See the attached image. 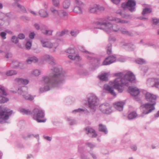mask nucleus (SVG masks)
<instances>
[{
    "label": "nucleus",
    "instance_id": "nucleus-33",
    "mask_svg": "<svg viewBox=\"0 0 159 159\" xmlns=\"http://www.w3.org/2000/svg\"><path fill=\"white\" fill-rule=\"evenodd\" d=\"M9 101V98L8 96H1V103H6Z\"/></svg>",
    "mask_w": 159,
    "mask_h": 159
},
{
    "label": "nucleus",
    "instance_id": "nucleus-58",
    "mask_svg": "<svg viewBox=\"0 0 159 159\" xmlns=\"http://www.w3.org/2000/svg\"><path fill=\"white\" fill-rule=\"evenodd\" d=\"M79 32L76 30H72L70 32V34L73 36H75Z\"/></svg>",
    "mask_w": 159,
    "mask_h": 159
},
{
    "label": "nucleus",
    "instance_id": "nucleus-31",
    "mask_svg": "<svg viewBox=\"0 0 159 159\" xmlns=\"http://www.w3.org/2000/svg\"><path fill=\"white\" fill-rule=\"evenodd\" d=\"M120 31L122 34H126L130 36H133V34L132 33L128 31L125 28H121L120 29Z\"/></svg>",
    "mask_w": 159,
    "mask_h": 159
},
{
    "label": "nucleus",
    "instance_id": "nucleus-40",
    "mask_svg": "<svg viewBox=\"0 0 159 159\" xmlns=\"http://www.w3.org/2000/svg\"><path fill=\"white\" fill-rule=\"evenodd\" d=\"M17 72L15 70H9L7 72L6 75L7 76H11L14 75H16Z\"/></svg>",
    "mask_w": 159,
    "mask_h": 159
},
{
    "label": "nucleus",
    "instance_id": "nucleus-39",
    "mask_svg": "<svg viewBox=\"0 0 159 159\" xmlns=\"http://www.w3.org/2000/svg\"><path fill=\"white\" fill-rule=\"evenodd\" d=\"M147 83L151 86H155V78L149 79L147 80Z\"/></svg>",
    "mask_w": 159,
    "mask_h": 159
},
{
    "label": "nucleus",
    "instance_id": "nucleus-15",
    "mask_svg": "<svg viewBox=\"0 0 159 159\" xmlns=\"http://www.w3.org/2000/svg\"><path fill=\"white\" fill-rule=\"evenodd\" d=\"M127 8L131 12L135 10L136 2L135 1L132 0H129L127 2Z\"/></svg>",
    "mask_w": 159,
    "mask_h": 159
},
{
    "label": "nucleus",
    "instance_id": "nucleus-41",
    "mask_svg": "<svg viewBox=\"0 0 159 159\" xmlns=\"http://www.w3.org/2000/svg\"><path fill=\"white\" fill-rule=\"evenodd\" d=\"M152 12V9L150 8H144L142 12V15H144L145 14H148Z\"/></svg>",
    "mask_w": 159,
    "mask_h": 159
},
{
    "label": "nucleus",
    "instance_id": "nucleus-56",
    "mask_svg": "<svg viewBox=\"0 0 159 159\" xmlns=\"http://www.w3.org/2000/svg\"><path fill=\"white\" fill-rule=\"evenodd\" d=\"M32 45L31 42L29 41H28L25 44L26 48L27 49H30Z\"/></svg>",
    "mask_w": 159,
    "mask_h": 159
},
{
    "label": "nucleus",
    "instance_id": "nucleus-30",
    "mask_svg": "<svg viewBox=\"0 0 159 159\" xmlns=\"http://www.w3.org/2000/svg\"><path fill=\"white\" fill-rule=\"evenodd\" d=\"M50 11L52 13L53 15L56 16L58 15L59 14V11L57 10L56 8L53 6L51 7L50 8Z\"/></svg>",
    "mask_w": 159,
    "mask_h": 159
},
{
    "label": "nucleus",
    "instance_id": "nucleus-47",
    "mask_svg": "<svg viewBox=\"0 0 159 159\" xmlns=\"http://www.w3.org/2000/svg\"><path fill=\"white\" fill-rule=\"evenodd\" d=\"M11 41L15 44H17L19 42L18 38L15 36H13L12 37Z\"/></svg>",
    "mask_w": 159,
    "mask_h": 159
},
{
    "label": "nucleus",
    "instance_id": "nucleus-49",
    "mask_svg": "<svg viewBox=\"0 0 159 159\" xmlns=\"http://www.w3.org/2000/svg\"><path fill=\"white\" fill-rule=\"evenodd\" d=\"M116 13L120 14L122 18H126L127 17V15L125 13H123L120 10L117 11Z\"/></svg>",
    "mask_w": 159,
    "mask_h": 159
},
{
    "label": "nucleus",
    "instance_id": "nucleus-34",
    "mask_svg": "<svg viewBox=\"0 0 159 159\" xmlns=\"http://www.w3.org/2000/svg\"><path fill=\"white\" fill-rule=\"evenodd\" d=\"M82 111H84V113H85V114H86L87 115L89 114V113L90 112V111L89 112L87 109L85 110L84 109H82V108H78L77 109H76V110H73V112H82Z\"/></svg>",
    "mask_w": 159,
    "mask_h": 159
},
{
    "label": "nucleus",
    "instance_id": "nucleus-16",
    "mask_svg": "<svg viewBox=\"0 0 159 159\" xmlns=\"http://www.w3.org/2000/svg\"><path fill=\"white\" fill-rule=\"evenodd\" d=\"M116 60V57L114 56L111 55L106 58L103 62V65H109L114 62Z\"/></svg>",
    "mask_w": 159,
    "mask_h": 159
},
{
    "label": "nucleus",
    "instance_id": "nucleus-38",
    "mask_svg": "<svg viewBox=\"0 0 159 159\" xmlns=\"http://www.w3.org/2000/svg\"><path fill=\"white\" fill-rule=\"evenodd\" d=\"M19 62L15 61H13L10 65L11 67L13 68H17L19 66Z\"/></svg>",
    "mask_w": 159,
    "mask_h": 159
},
{
    "label": "nucleus",
    "instance_id": "nucleus-25",
    "mask_svg": "<svg viewBox=\"0 0 159 159\" xmlns=\"http://www.w3.org/2000/svg\"><path fill=\"white\" fill-rule=\"evenodd\" d=\"M98 130L104 133L105 134H107L108 132L106 125L101 124L99 125Z\"/></svg>",
    "mask_w": 159,
    "mask_h": 159
},
{
    "label": "nucleus",
    "instance_id": "nucleus-11",
    "mask_svg": "<svg viewBox=\"0 0 159 159\" xmlns=\"http://www.w3.org/2000/svg\"><path fill=\"white\" fill-rule=\"evenodd\" d=\"M66 52L70 54L68 57L70 59L79 61L80 57L77 54L75 53V51L74 48H70L66 50Z\"/></svg>",
    "mask_w": 159,
    "mask_h": 159
},
{
    "label": "nucleus",
    "instance_id": "nucleus-4",
    "mask_svg": "<svg viewBox=\"0 0 159 159\" xmlns=\"http://www.w3.org/2000/svg\"><path fill=\"white\" fill-rule=\"evenodd\" d=\"M88 105L90 112L93 114L99 104V100L97 97L93 94H89L87 98Z\"/></svg>",
    "mask_w": 159,
    "mask_h": 159
},
{
    "label": "nucleus",
    "instance_id": "nucleus-57",
    "mask_svg": "<svg viewBox=\"0 0 159 159\" xmlns=\"http://www.w3.org/2000/svg\"><path fill=\"white\" fill-rule=\"evenodd\" d=\"M42 32L43 34L47 35H52V31L51 30H46Z\"/></svg>",
    "mask_w": 159,
    "mask_h": 159
},
{
    "label": "nucleus",
    "instance_id": "nucleus-45",
    "mask_svg": "<svg viewBox=\"0 0 159 159\" xmlns=\"http://www.w3.org/2000/svg\"><path fill=\"white\" fill-rule=\"evenodd\" d=\"M48 63L52 65H55L56 64V61L54 57L52 56V58L50 59L48 61Z\"/></svg>",
    "mask_w": 159,
    "mask_h": 159
},
{
    "label": "nucleus",
    "instance_id": "nucleus-17",
    "mask_svg": "<svg viewBox=\"0 0 159 159\" xmlns=\"http://www.w3.org/2000/svg\"><path fill=\"white\" fill-rule=\"evenodd\" d=\"M85 130L86 133L89 134V136L92 138H95L97 136V134L96 133L95 131L93 129L87 127L85 128Z\"/></svg>",
    "mask_w": 159,
    "mask_h": 159
},
{
    "label": "nucleus",
    "instance_id": "nucleus-20",
    "mask_svg": "<svg viewBox=\"0 0 159 159\" xmlns=\"http://www.w3.org/2000/svg\"><path fill=\"white\" fill-rule=\"evenodd\" d=\"M124 103L122 102H118L114 103L115 107L116 110L121 111L123 110Z\"/></svg>",
    "mask_w": 159,
    "mask_h": 159
},
{
    "label": "nucleus",
    "instance_id": "nucleus-54",
    "mask_svg": "<svg viewBox=\"0 0 159 159\" xmlns=\"http://www.w3.org/2000/svg\"><path fill=\"white\" fill-rule=\"evenodd\" d=\"M85 145L88 147L90 148L91 149L93 148H94L95 147V145L93 144V143H89L87 142L85 143Z\"/></svg>",
    "mask_w": 159,
    "mask_h": 159
},
{
    "label": "nucleus",
    "instance_id": "nucleus-9",
    "mask_svg": "<svg viewBox=\"0 0 159 159\" xmlns=\"http://www.w3.org/2000/svg\"><path fill=\"white\" fill-rule=\"evenodd\" d=\"M155 105V103H148L142 105L140 108L143 110V114L144 115L148 114L154 110L155 109L154 106Z\"/></svg>",
    "mask_w": 159,
    "mask_h": 159
},
{
    "label": "nucleus",
    "instance_id": "nucleus-63",
    "mask_svg": "<svg viewBox=\"0 0 159 159\" xmlns=\"http://www.w3.org/2000/svg\"><path fill=\"white\" fill-rule=\"evenodd\" d=\"M155 86L157 87L159 85V79H155Z\"/></svg>",
    "mask_w": 159,
    "mask_h": 159
},
{
    "label": "nucleus",
    "instance_id": "nucleus-19",
    "mask_svg": "<svg viewBox=\"0 0 159 159\" xmlns=\"http://www.w3.org/2000/svg\"><path fill=\"white\" fill-rule=\"evenodd\" d=\"M104 88L108 93H110L114 96H116V94L114 92L113 89L110 86L107 84H105L104 86Z\"/></svg>",
    "mask_w": 159,
    "mask_h": 159
},
{
    "label": "nucleus",
    "instance_id": "nucleus-12",
    "mask_svg": "<svg viewBox=\"0 0 159 159\" xmlns=\"http://www.w3.org/2000/svg\"><path fill=\"white\" fill-rule=\"evenodd\" d=\"M99 108L100 110L104 114H109L112 111L111 107L108 103L101 104Z\"/></svg>",
    "mask_w": 159,
    "mask_h": 159
},
{
    "label": "nucleus",
    "instance_id": "nucleus-53",
    "mask_svg": "<svg viewBox=\"0 0 159 159\" xmlns=\"http://www.w3.org/2000/svg\"><path fill=\"white\" fill-rule=\"evenodd\" d=\"M67 120L69 122L70 125H72L75 124V121L74 120L71 119L70 118H68Z\"/></svg>",
    "mask_w": 159,
    "mask_h": 159
},
{
    "label": "nucleus",
    "instance_id": "nucleus-60",
    "mask_svg": "<svg viewBox=\"0 0 159 159\" xmlns=\"http://www.w3.org/2000/svg\"><path fill=\"white\" fill-rule=\"evenodd\" d=\"M153 24L155 25H159V19H153Z\"/></svg>",
    "mask_w": 159,
    "mask_h": 159
},
{
    "label": "nucleus",
    "instance_id": "nucleus-8",
    "mask_svg": "<svg viewBox=\"0 0 159 159\" xmlns=\"http://www.w3.org/2000/svg\"><path fill=\"white\" fill-rule=\"evenodd\" d=\"M27 88L26 87L23 86L18 88V93L19 94L22 95L23 98L25 99L29 100H32L34 97L30 94H28L27 92Z\"/></svg>",
    "mask_w": 159,
    "mask_h": 159
},
{
    "label": "nucleus",
    "instance_id": "nucleus-62",
    "mask_svg": "<svg viewBox=\"0 0 159 159\" xmlns=\"http://www.w3.org/2000/svg\"><path fill=\"white\" fill-rule=\"evenodd\" d=\"M35 35V34L34 32H32L30 33L29 35V37L30 39H33L34 38Z\"/></svg>",
    "mask_w": 159,
    "mask_h": 159
},
{
    "label": "nucleus",
    "instance_id": "nucleus-42",
    "mask_svg": "<svg viewBox=\"0 0 159 159\" xmlns=\"http://www.w3.org/2000/svg\"><path fill=\"white\" fill-rule=\"evenodd\" d=\"M52 4L55 7H59L60 6L59 0H52Z\"/></svg>",
    "mask_w": 159,
    "mask_h": 159
},
{
    "label": "nucleus",
    "instance_id": "nucleus-24",
    "mask_svg": "<svg viewBox=\"0 0 159 159\" xmlns=\"http://www.w3.org/2000/svg\"><path fill=\"white\" fill-rule=\"evenodd\" d=\"M70 0H64L62 3V7L63 8L67 9L70 7Z\"/></svg>",
    "mask_w": 159,
    "mask_h": 159
},
{
    "label": "nucleus",
    "instance_id": "nucleus-13",
    "mask_svg": "<svg viewBox=\"0 0 159 159\" xmlns=\"http://www.w3.org/2000/svg\"><path fill=\"white\" fill-rule=\"evenodd\" d=\"M145 98L147 101L151 102V103H155L156 104L157 98L156 95L149 93H147L145 95Z\"/></svg>",
    "mask_w": 159,
    "mask_h": 159
},
{
    "label": "nucleus",
    "instance_id": "nucleus-23",
    "mask_svg": "<svg viewBox=\"0 0 159 159\" xmlns=\"http://www.w3.org/2000/svg\"><path fill=\"white\" fill-rule=\"evenodd\" d=\"M38 61V59L36 57L33 56L28 57L26 61V62L28 64H31L33 62L34 63H36Z\"/></svg>",
    "mask_w": 159,
    "mask_h": 159
},
{
    "label": "nucleus",
    "instance_id": "nucleus-52",
    "mask_svg": "<svg viewBox=\"0 0 159 159\" xmlns=\"http://www.w3.org/2000/svg\"><path fill=\"white\" fill-rule=\"evenodd\" d=\"M75 2L76 4V6L82 7L84 5L83 3L80 1L79 0H75Z\"/></svg>",
    "mask_w": 159,
    "mask_h": 159
},
{
    "label": "nucleus",
    "instance_id": "nucleus-7",
    "mask_svg": "<svg viewBox=\"0 0 159 159\" xmlns=\"http://www.w3.org/2000/svg\"><path fill=\"white\" fill-rule=\"evenodd\" d=\"M40 41L42 46L44 48H53V52L56 51V49L58 46L57 43H52L48 40L45 38H40Z\"/></svg>",
    "mask_w": 159,
    "mask_h": 159
},
{
    "label": "nucleus",
    "instance_id": "nucleus-5",
    "mask_svg": "<svg viewBox=\"0 0 159 159\" xmlns=\"http://www.w3.org/2000/svg\"><path fill=\"white\" fill-rule=\"evenodd\" d=\"M13 111L7 107L2 108L1 106V124L8 123L7 120L12 114Z\"/></svg>",
    "mask_w": 159,
    "mask_h": 159
},
{
    "label": "nucleus",
    "instance_id": "nucleus-43",
    "mask_svg": "<svg viewBox=\"0 0 159 159\" xmlns=\"http://www.w3.org/2000/svg\"><path fill=\"white\" fill-rule=\"evenodd\" d=\"M137 115L136 113L134 111L129 113L128 116V118L129 119H132L137 116Z\"/></svg>",
    "mask_w": 159,
    "mask_h": 159
},
{
    "label": "nucleus",
    "instance_id": "nucleus-10",
    "mask_svg": "<svg viewBox=\"0 0 159 159\" xmlns=\"http://www.w3.org/2000/svg\"><path fill=\"white\" fill-rule=\"evenodd\" d=\"M104 8L100 5L94 4L90 6L89 8V11L91 13L99 14L104 11Z\"/></svg>",
    "mask_w": 159,
    "mask_h": 159
},
{
    "label": "nucleus",
    "instance_id": "nucleus-14",
    "mask_svg": "<svg viewBox=\"0 0 159 159\" xmlns=\"http://www.w3.org/2000/svg\"><path fill=\"white\" fill-rule=\"evenodd\" d=\"M128 91L133 96H136L140 93L139 89L135 87H129L128 88Z\"/></svg>",
    "mask_w": 159,
    "mask_h": 159
},
{
    "label": "nucleus",
    "instance_id": "nucleus-3",
    "mask_svg": "<svg viewBox=\"0 0 159 159\" xmlns=\"http://www.w3.org/2000/svg\"><path fill=\"white\" fill-rule=\"evenodd\" d=\"M97 24L101 25V27L97 28L102 29L108 33L111 32L112 31L116 32L120 31V28L117 25H113L112 24L106 20L98 22Z\"/></svg>",
    "mask_w": 159,
    "mask_h": 159
},
{
    "label": "nucleus",
    "instance_id": "nucleus-1",
    "mask_svg": "<svg viewBox=\"0 0 159 159\" xmlns=\"http://www.w3.org/2000/svg\"><path fill=\"white\" fill-rule=\"evenodd\" d=\"M66 72L61 67H56L52 68L49 74V77L44 76L43 79L45 84H48L43 88H40L39 91L41 93L48 91L51 86L60 84L63 81V77L65 76Z\"/></svg>",
    "mask_w": 159,
    "mask_h": 159
},
{
    "label": "nucleus",
    "instance_id": "nucleus-44",
    "mask_svg": "<svg viewBox=\"0 0 159 159\" xmlns=\"http://www.w3.org/2000/svg\"><path fill=\"white\" fill-rule=\"evenodd\" d=\"M112 44L111 43L108 44L107 46V53L108 54L110 55L111 53Z\"/></svg>",
    "mask_w": 159,
    "mask_h": 159
},
{
    "label": "nucleus",
    "instance_id": "nucleus-18",
    "mask_svg": "<svg viewBox=\"0 0 159 159\" xmlns=\"http://www.w3.org/2000/svg\"><path fill=\"white\" fill-rule=\"evenodd\" d=\"M68 16V14L67 12L64 10H61L59 11L58 16L61 19L66 20L67 19Z\"/></svg>",
    "mask_w": 159,
    "mask_h": 159
},
{
    "label": "nucleus",
    "instance_id": "nucleus-51",
    "mask_svg": "<svg viewBox=\"0 0 159 159\" xmlns=\"http://www.w3.org/2000/svg\"><path fill=\"white\" fill-rule=\"evenodd\" d=\"M17 7L20 9L21 11L23 12L24 13H26V10L25 7L23 6H21L19 4H17Z\"/></svg>",
    "mask_w": 159,
    "mask_h": 159
},
{
    "label": "nucleus",
    "instance_id": "nucleus-27",
    "mask_svg": "<svg viewBox=\"0 0 159 159\" xmlns=\"http://www.w3.org/2000/svg\"><path fill=\"white\" fill-rule=\"evenodd\" d=\"M81 7L75 6L73 10V11L75 13L79 14H82L83 13V11Z\"/></svg>",
    "mask_w": 159,
    "mask_h": 159
},
{
    "label": "nucleus",
    "instance_id": "nucleus-59",
    "mask_svg": "<svg viewBox=\"0 0 159 159\" xmlns=\"http://www.w3.org/2000/svg\"><path fill=\"white\" fill-rule=\"evenodd\" d=\"M17 38L18 39H23L25 38V36L23 34L20 33L18 35Z\"/></svg>",
    "mask_w": 159,
    "mask_h": 159
},
{
    "label": "nucleus",
    "instance_id": "nucleus-35",
    "mask_svg": "<svg viewBox=\"0 0 159 159\" xmlns=\"http://www.w3.org/2000/svg\"><path fill=\"white\" fill-rule=\"evenodd\" d=\"M108 75L107 73H105L101 75L98 76L100 79L102 81H107L108 80Z\"/></svg>",
    "mask_w": 159,
    "mask_h": 159
},
{
    "label": "nucleus",
    "instance_id": "nucleus-46",
    "mask_svg": "<svg viewBox=\"0 0 159 159\" xmlns=\"http://www.w3.org/2000/svg\"><path fill=\"white\" fill-rule=\"evenodd\" d=\"M4 17L3 18H2L1 20H3L4 21H7L9 20L10 18V17L8 16H7V15H4L3 13H1V16Z\"/></svg>",
    "mask_w": 159,
    "mask_h": 159
},
{
    "label": "nucleus",
    "instance_id": "nucleus-55",
    "mask_svg": "<svg viewBox=\"0 0 159 159\" xmlns=\"http://www.w3.org/2000/svg\"><path fill=\"white\" fill-rule=\"evenodd\" d=\"M136 62L139 64H142L145 62L144 60L142 59H138L135 61Z\"/></svg>",
    "mask_w": 159,
    "mask_h": 159
},
{
    "label": "nucleus",
    "instance_id": "nucleus-32",
    "mask_svg": "<svg viewBox=\"0 0 159 159\" xmlns=\"http://www.w3.org/2000/svg\"><path fill=\"white\" fill-rule=\"evenodd\" d=\"M19 111L21 113L23 114L26 115H30L32 114L31 111H29V110L23 108H20L19 109Z\"/></svg>",
    "mask_w": 159,
    "mask_h": 159
},
{
    "label": "nucleus",
    "instance_id": "nucleus-29",
    "mask_svg": "<svg viewBox=\"0 0 159 159\" xmlns=\"http://www.w3.org/2000/svg\"><path fill=\"white\" fill-rule=\"evenodd\" d=\"M68 33L67 30H63L61 31H58L57 32L56 36L57 37H61L64 36Z\"/></svg>",
    "mask_w": 159,
    "mask_h": 159
},
{
    "label": "nucleus",
    "instance_id": "nucleus-36",
    "mask_svg": "<svg viewBox=\"0 0 159 159\" xmlns=\"http://www.w3.org/2000/svg\"><path fill=\"white\" fill-rule=\"evenodd\" d=\"M52 58V56L48 54H45L42 57L41 60L42 61H45L48 62L49 59H51Z\"/></svg>",
    "mask_w": 159,
    "mask_h": 159
},
{
    "label": "nucleus",
    "instance_id": "nucleus-2",
    "mask_svg": "<svg viewBox=\"0 0 159 159\" xmlns=\"http://www.w3.org/2000/svg\"><path fill=\"white\" fill-rule=\"evenodd\" d=\"M122 75L121 73L116 74L115 75L119 77L115 79L113 83L114 88L120 93H122L124 91V86H128L129 82H133L135 79V76L132 72H127L123 78L120 77L122 76Z\"/></svg>",
    "mask_w": 159,
    "mask_h": 159
},
{
    "label": "nucleus",
    "instance_id": "nucleus-21",
    "mask_svg": "<svg viewBox=\"0 0 159 159\" xmlns=\"http://www.w3.org/2000/svg\"><path fill=\"white\" fill-rule=\"evenodd\" d=\"M109 21H115L117 23H120L122 24L127 23H129V21L127 20H121L118 18L109 17L108 18Z\"/></svg>",
    "mask_w": 159,
    "mask_h": 159
},
{
    "label": "nucleus",
    "instance_id": "nucleus-61",
    "mask_svg": "<svg viewBox=\"0 0 159 159\" xmlns=\"http://www.w3.org/2000/svg\"><path fill=\"white\" fill-rule=\"evenodd\" d=\"M1 37L2 39H6V36L7 34L5 32H1Z\"/></svg>",
    "mask_w": 159,
    "mask_h": 159
},
{
    "label": "nucleus",
    "instance_id": "nucleus-50",
    "mask_svg": "<svg viewBox=\"0 0 159 159\" xmlns=\"http://www.w3.org/2000/svg\"><path fill=\"white\" fill-rule=\"evenodd\" d=\"M79 49L81 51L84 52L86 54H88L89 55H91L92 54V53L91 52H89L85 50L84 47H83V46H80L79 47Z\"/></svg>",
    "mask_w": 159,
    "mask_h": 159
},
{
    "label": "nucleus",
    "instance_id": "nucleus-64",
    "mask_svg": "<svg viewBox=\"0 0 159 159\" xmlns=\"http://www.w3.org/2000/svg\"><path fill=\"white\" fill-rule=\"evenodd\" d=\"M121 7L124 9H125L126 8H127V2L126 3H122L121 4Z\"/></svg>",
    "mask_w": 159,
    "mask_h": 159
},
{
    "label": "nucleus",
    "instance_id": "nucleus-48",
    "mask_svg": "<svg viewBox=\"0 0 159 159\" xmlns=\"http://www.w3.org/2000/svg\"><path fill=\"white\" fill-rule=\"evenodd\" d=\"M41 73V71L37 69L34 70L32 72V74L35 76H38L40 75Z\"/></svg>",
    "mask_w": 159,
    "mask_h": 159
},
{
    "label": "nucleus",
    "instance_id": "nucleus-22",
    "mask_svg": "<svg viewBox=\"0 0 159 159\" xmlns=\"http://www.w3.org/2000/svg\"><path fill=\"white\" fill-rule=\"evenodd\" d=\"M15 80L19 85H26L29 83L28 80L22 78H16Z\"/></svg>",
    "mask_w": 159,
    "mask_h": 159
},
{
    "label": "nucleus",
    "instance_id": "nucleus-26",
    "mask_svg": "<svg viewBox=\"0 0 159 159\" xmlns=\"http://www.w3.org/2000/svg\"><path fill=\"white\" fill-rule=\"evenodd\" d=\"M9 94L7 92V89L3 86L1 85V95L8 96Z\"/></svg>",
    "mask_w": 159,
    "mask_h": 159
},
{
    "label": "nucleus",
    "instance_id": "nucleus-6",
    "mask_svg": "<svg viewBox=\"0 0 159 159\" xmlns=\"http://www.w3.org/2000/svg\"><path fill=\"white\" fill-rule=\"evenodd\" d=\"M32 115L33 119L38 122H44L46 121V119H41L44 117L45 115L44 112L41 109L35 108L32 112Z\"/></svg>",
    "mask_w": 159,
    "mask_h": 159
},
{
    "label": "nucleus",
    "instance_id": "nucleus-37",
    "mask_svg": "<svg viewBox=\"0 0 159 159\" xmlns=\"http://www.w3.org/2000/svg\"><path fill=\"white\" fill-rule=\"evenodd\" d=\"M52 58V56L48 54H45L42 57L41 60L42 61H45L48 62L49 59H51Z\"/></svg>",
    "mask_w": 159,
    "mask_h": 159
},
{
    "label": "nucleus",
    "instance_id": "nucleus-28",
    "mask_svg": "<svg viewBox=\"0 0 159 159\" xmlns=\"http://www.w3.org/2000/svg\"><path fill=\"white\" fill-rule=\"evenodd\" d=\"M39 14L41 17L46 18L48 16V14L47 11L43 9H41L39 11Z\"/></svg>",
    "mask_w": 159,
    "mask_h": 159
}]
</instances>
